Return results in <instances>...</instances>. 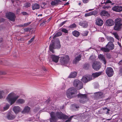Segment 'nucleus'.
Wrapping results in <instances>:
<instances>
[{"mask_svg": "<svg viewBox=\"0 0 122 122\" xmlns=\"http://www.w3.org/2000/svg\"><path fill=\"white\" fill-rule=\"evenodd\" d=\"M79 24L83 28H86L88 25L87 22L85 21H80L79 23Z\"/></svg>", "mask_w": 122, "mask_h": 122, "instance_id": "18", "label": "nucleus"}, {"mask_svg": "<svg viewBox=\"0 0 122 122\" xmlns=\"http://www.w3.org/2000/svg\"><path fill=\"white\" fill-rule=\"evenodd\" d=\"M35 37L33 36L32 38H31L30 40L28 41V44H29L31 43L33 41Z\"/></svg>", "mask_w": 122, "mask_h": 122, "instance_id": "45", "label": "nucleus"}, {"mask_svg": "<svg viewBox=\"0 0 122 122\" xmlns=\"http://www.w3.org/2000/svg\"><path fill=\"white\" fill-rule=\"evenodd\" d=\"M77 73L75 72H73L69 75V77L70 78H74L76 76Z\"/></svg>", "mask_w": 122, "mask_h": 122, "instance_id": "31", "label": "nucleus"}, {"mask_svg": "<svg viewBox=\"0 0 122 122\" xmlns=\"http://www.w3.org/2000/svg\"><path fill=\"white\" fill-rule=\"evenodd\" d=\"M118 64L119 65H122V60L119 62L118 63Z\"/></svg>", "mask_w": 122, "mask_h": 122, "instance_id": "62", "label": "nucleus"}, {"mask_svg": "<svg viewBox=\"0 0 122 122\" xmlns=\"http://www.w3.org/2000/svg\"><path fill=\"white\" fill-rule=\"evenodd\" d=\"M106 73L108 77H111L113 74L114 71L111 67H107L106 71Z\"/></svg>", "mask_w": 122, "mask_h": 122, "instance_id": "12", "label": "nucleus"}, {"mask_svg": "<svg viewBox=\"0 0 122 122\" xmlns=\"http://www.w3.org/2000/svg\"><path fill=\"white\" fill-rule=\"evenodd\" d=\"M70 58L68 55H66L61 57L60 59V62L62 64L64 65L68 63L69 61Z\"/></svg>", "mask_w": 122, "mask_h": 122, "instance_id": "8", "label": "nucleus"}, {"mask_svg": "<svg viewBox=\"0 0 122 122\" xmlns=\"http://www.w3.org/2000/svg\"><path fill=\"white\" fill-rule=\"evenodd\" d=\"M114 22L111 19H108L106 21V25L107 26H111L114 24Z\"/></svg>", "mask_w": 122, "mask_h": 122, "instance_id": "19", "label": "nucleus"}, {"mask_svg": "<svg viewBox=\"0 0 122 122\" xmlns=\"http://www.w3.org/2000/svg\"><path fill=\"white\" fill-rule=\"evenodd\" d=\"M112 10L117 12H121L122 11V6L120 5L116 6L112 8Z\"/></svg>", "mask_w": 122, "mask_h": 122, "instance_id": "14", "label": "nucleus"}, {"mask_svg": "<svg viewBox=\"0 0 122 122\" xmlns=\"http://www.w3.org/2000/svg\"><path fill=\"white\" fill-rule=\"evenodd\" d=\"M73 117V116H71L68 119V120L69 121H70L71 119V118Z\"/></svg>", "mask_w": 122, "mask_h": 122, "instance_id": "58", "label": "nucleus"}, {"mask_svg": "<svg viewBox=\"0 0 122 122\" xmlns=\"http://www.w3.org/2000/svg\"><path fill=\"white\" fill-rule=\"evenodd\" d=\"M66 95L69 98L75 97L77 96V90L74 87H71L67 90Z\"/></svg>", "mask_w": 122, "mask_h": 122, "instance_id": "3", "label": "nucleus"}, {"mask_svg": "<svg viewBox=\"0 0 122 122\" xmlns=\"http://www.w3.org/2000/svg\"><path fill=\"white\" fill-rule=\"evenodd\" d=\"M113 35H114L115 37L117 39L119 40V37L117 34V33H114Z\"/></svg>", "mask_w": 122, "mask_h": 122, "instance_id": "35", "label": "nucleus"}, {"mask_svg": "<svg viewBox=\"0 0 122 122\" xmlns=\"http://www.w3.org/2000/svg\"><path fill=\"white\" fill-rule=\"evenodd\" d=\"M94 59V57L92 56H91L90 57V59L92 61Z\"/></svg>", "mask_w": 122, "mask_h": 122, "instance_id": "55", "label": "nucleus"}, {"mask_svg": "<svg viewBox=\"0 0 122 122\" xmlns=\"http://www.w3.org/2000/svg\"><path fill=\"white\" fill-rule=\"evenodd\" d=\"M62 35V33L61 32H57L55 34H54L53 35V38L54 39V38L57 37H58L61 36Z\"/></svg>", "mask_w": 122, "mask_h": 122, "instance_id": "30", "label": "nucleus"}, {"mask_svg": "<svg viewBox=\"0 0 122 122\" xmlns=\"http://www.w3.org/2000/svg\"><path fill=\"white\" fill-rule=\"evenodd\" d=\"M76 25L75 24L73 23L70 25L69 27L70 28H73L76 27Z\"/></svg>", "mask_w": 122, "mask_h": 122, "instance_id": "38", "label": "nucleus"}, {"mask_svg": "<svg viewBox=\"0 0 122 122\" xmlns=\"http://www.w3.org/2000/svg\"><path fill=\"white\" fill-rule=\"evenodd\" d=\"M109 8H110V7L109 6H103L102 8L104 9H105L106 8L108 9Z\"/></svg>", "mask_w": 122, "mask_h": 122, "instance_id": "54", "label": "nucleus"}, {"mask_svg": "<svg viewBox=\"0 0 122 122\" xmlns=\"http://www.w3.org/2000/svg\"><path fill=\"white\" fill-rule=\"evenodd\" d=\"M102 73V72H96L93 73L92 74V78L93 77L94 78H95L98 77L100 75H101Z\"/></svg>", "mask_w": 122, "mask_h": 122, "instance_id": "26", "label": "nucleus"}, {"mask_svg": "<svg viewBox=\"0 0 122 122\" xmlns=\"http://www.w3.org/2000/svg\"><path fill=\"white\" fill-rule=\"evenodd\" d=\"M20 8H18L17 10H16V12H17V13H19L20 12Z\"/></svg>", "mask_w": 122, "mask_h": 122, "instance_id": "59", "label": "nucleus"}, {"mask_svg": "<svg viewBox=\"0 0 122 122\" xmlns=\"http://www.w3.org/2000/svg\"><path fill=\"white\" fill-rule=\"evenodd\" d=\"M18 26H19L20 27H24L23 25H18Z\"/></svg>", "mask_w": 122, "mask_h": 122, "instance_id": "64", "label": "nucleus"}, {"mask_svg": "<svg viewBox=\"0 0 122 122\" xmlns=\"http://www.w3.org/2000/svg\"><path fill=\"white\" fill-rule=\"evenodd\" d=\"M12 110L16 114L21 110V109L19 106H15L13 108Z\"/></svg>", "mask_w": 122, "mask_h": 122, "instance_id": "17", "label": "nucleus"}, {"mask_svg": "<svg viewBox=\"0 0 122 122\" xmlns=\"http://www.w3.org/2000/svg\"><path fill=\"white\" fill-rule=\"evenodd\" d=\"M31 5L29 3H26L24 4V7L26 8H28Z\"/></svg>", "mask_w": 122, "mask_h": 122, "instance_id": "36", "label": "nucleus"}, {"mask_svg": "<svg viewBox=\"0 0 122 122\" xmlns=\"http://www.w3.org/2000/svg\"><path fill=\"white\" fill-rule=\"evenodd\" d=\"M30 108L28 106H26L25 107L24 109L22 111L21 113L23 114L28 113L29 112Z\"/></svg>", "mask_w": 122, "mask_h": 122, "instance_id": "24", "label": "nucleus"}, {"mask_svg": "<svg viewBox=\"0 0 122 122\" xmlns=\"http://www.w3.org/2000/svg\"><path fill=\"white\" fill-rule=\"evenodd\" d=\"M104 40V39L103 37H100L99 38V41L100 42H103Z\"/></svg>", "mask_w": 122, "mask_h": 122, "instance_id": "46", "label": "nucleus"}, {"mask_svg": "<svg viewBox=\"0 0 122 122\" xmlns=\"http://www.w3.org/2000/svg\"><path fill=\"white\" fill-rule=\"evenodd\" d=\"M67 21V20H66L64 21H63L61 23H60L59 24V25L60 27L62 25H63L64 24H65L66 22Z\"/></svg>", "mask_w": 122, "mask_h": 122, "instance_id": "49", "label": "nucleus"}, {"mask_svg": "<svg viewBox=\"0 0 122 122\" xmlns=\"http://www.w3.org/2000/svg\"><path fill=\"white\" fill-rule=\"evenodd\" d=\"M91 15H95L97 13V11L96 10H94L90 12Z\"/></svg>", "mask_w": 122, "mask_h": 122, "instance_id": "39", "label": "nucleus"}, {"mask_svg": "<svg viewBox=\"0 0 122 122\" xmlns=\"http://www.w3.org/2000/svg\"><path fill=\"white\" fill-rule=\"evenodd\" d=\"M31 29V28H26L24 29V30L25 32H29L30 31Z\"/></svg>", "mask_w": 122, "mask_h": 122, "instance_id": "42", "label": "nucleus"}, {"mask_svg": "<svg viewBox=\"0 0 122 122\" xmlns=\"http://www.w3.org/2000/svg\"><path fill=\"white\" fill-rule=\"evenodd\" d=\"M91 15V13H90V12L86 14L85 15V17Z\"/></svg>", "mask_w": 122, "mask_h": 122, "instance_id": "52", "label": "nucleus"}, {"mask_svg": "<svg viewBox=\"0 0 122 122\" xmlns=\"http://www.w3.org/2000/svg\"><path fill=\"white\" fill-rule=\"evenodd\" d=\"M9 105H6L5 107H4V110L5 111L8 109L9 107Z\"/></svg>", "mask_w": 122, "mask_h": 122, "instance_id": "44", "label": "nucleus"}, {"mask_svg": "<svg viewBox=\"0 0 122 122\" xmlns=\"http://www.w3.org/2000/svg\"><path fill=\"white\" fill-rule=\"evenodd\" d=\"M3 41V40L2 38H0V43L2 42Z\"/></svg>", "mask_w": 122, "mask_h": 122, "instance_id": "61", "label": "nucleus"}, {"mask_svg": "<svg viewBox=\"0 0 122 122\" xmlns=\"http://www.w3.org/2000/svg\"><path fill=\"white\" fill-rule=\"evenodd\" d=\"M50 115L51 117L49 119L50 122H56L58 120L55 116L54 115V114L53 112H51L50 113Z\"/></svg>", "mask_w": 122, "mask_h": 122, "instance_id": "13", "label": "nucleus"}, {"mask_svg": "<svg viewBox=\"0 0 122 122\" xmlns=\"http://www.w3.org/2000/svg\"><path fill=\"white\" fill-rule=\"evenodd\" d=\"M32 9L33 10L38 9L40 8L39 5L37 3H35L32 5Z\"/></svg>", "mask_w": 122, "mask_h": 122, "instance_id": "28", "label": "nucleus"}, {"mask_svg": "<svg viewBox=\"0 0 122 122\" xmlns=\"http://www.w3.org/2000/svg\"><path fill=\"white\" fill-rule=\"evenodd\" d=\"M4 93L3 91H0V99L2 98L4 95Z\"/></svg>", "mask_w": 122, "mask_h": 122, "instance_id": "34", "label": "nucleus"}, {"mask_svg": "<svg viewBox=\"0 0 122 122\" xmlns=\"http://www.w3.org/2000/svg\"><path fill=\"white\" fill-rule=\"evenodd\" d=\"M31 23L30 22H28L27 23H25L24 24H23V25L24 27H25L26 26H27L29 25Z\"/></svg>", "mask_w": 122, "mask_h": 122, "instance_id": "50", "label": "nucleus"}, {"mask_svg": "<svg viewBox=\"0 0 122 122\" xmlns=\"http://www.w3.org/2000/svg\"><path fill=\"white\" fill-rule=\"evenodd\" d=\"M82 1L84 3H86L88 2V0H82Z\"/></svg>", "mask_w": 122, "mask_h": 122, "instance_id": "56", "label": "nucleus"}, {"mask_svg": "<svg viewBox=\"0 0 122 122\" xmlns=\"http://www.w3.org/2000/svg\"><path fill=\"white\" fill-rule=\"evenodd\" d=\"M120 73L122 75V67L120 69Z\"/></svg>", "mask_w": 122, "mask_h": 122, "instance_id": "63", "label": "nucleus"}, {"mask_svg": "<svg viewBox=\"0 0 122 122\" xmlns=\"http://www.w3.org/2000/svg\"><path fill=\"white\" fill-rule=\"evenodd\" d=\"M51 58L53 61L57 63L59 60V57L58 56L55 55H52L51 56Z\"/></svg>", "mask_w": 122, "mask_h": 122, "instance_id": "22", "label": "nucleus"}, {"mask_svg": "<svg viewBox=\"0 0 122 122\" xmlns=\"http://www.w3.org/2000/svg\"><path fill=\"white\" fill-rule=\"evenodd\" d=\"M103 110H107V111L106 112V114H108L109 113V112L110 111V109H108L107 108V107H105L104 108H103Z\"/></svg>", "mask_w": 122, "mask_h": 122, "instance_id": "40", "label": "nucleus"}, {"mask_svg": "<svg viewBox=\"0 0 122 122\" xmlns=\"http://www.w3.org/2000/svg\"><path fill=\"white\" fill-rule=\"evenodd\" d=\"M72 33L74 36L77 37H78L80 35L79 32L77 31H74L72 32Z\"/></svg>", "mask_w": 122, "mask_h": 122, "instance_id": "32", "label": "nucleus"}, {"mask_svg": "<svg viewBox=\"0 0 122 122\" xmlns=\"http://www.w3.org/2000/svg\"><path fill=\"white\" fill-rule=\"evenodd\" d=\"M115 46L112 42H109L106 45L105 47H103L100 48V50L104 52H108L110 50H113Z\"/></svg>", "mask_w": 122, "mask_h": 122, "instance_id": "4", "label": "nucleus"}, {"mask_svg": "<svg viewBox=\"0 0 122 122\" xmlns=\"http://www.w3.org/2000/svg\"><path fill=\"white\" fill-rule=\"evenodd\" d=\"M21 13L23 15H28V14L25 12H22Z\"/></svg>", "mask_w": 122, "mask_h": 122, "instance_id": "51", "label": "nucleus"}, {"mask_svg": "<svg viewBox=\"0 0 122 122\" xmlns=\"http://www.w3.org/2000/svg\"><path fill=\"white\" fill-rule=\"evenodd\" d=\"M54 115L57 120L60 119L62 120L66 119L68 118L67 116L63 114L61 112H53Z\"/></svg>", "mask_w": 122, "mask_h": 122, "instance_id": "5", "label": "nucleus"}, {"mask_svg": "<svg viewBox=\"0 0 122 122\" xmlns=\"http://www.w3.org/2000/svg\"><path fill=\"white\" fill-rule=\"evenodd\" d=\"M102 94V92H98L97 93V96L99 98L101 97Z\"/></svg>", "mask_w": 122, "mask_h": 122, "instance_id": "41", "label": "nucleus"}, {"mask_svg": "<svg viewBox=\"0 0 122 122\" xmlns=\"http://www.w3.org/2000/svg\"><path fill=\"white\" fill-rule=\"evenodd\" d=\"M107 57L108 59H110L111 57V56L110 54L109 53H107L106 54Z\"/></svg>", "mask_w": 122, "mask_h": 122, "instance_id": "43", "label": "nucleus"}, {"mask_svg": "<svg viewBox=\"0 0 122 122\" xmlns=\"http://www.w3.org/2000/svg\"><path fill=\"white\" fill-rule=\"evenodd\" d=\"M25 100L22 99L20 98L16 101V103L19 104H23L25 102Z\"/></svg>", "mask_w": 122, "mask_h": 122, "instance_id": "29", "label": "nucleus"}, {"mask_svg": "<svg viewBox=\"0 0 122 122\" xmlns=\"http://www.w3.org/2000/svg\"><path fill=\"white\" fill-rule=\"evenodd\" d=\"M74 107L76 108V109H77L79 108V106L78 105H75L74 106Z\"/></svg>", "mask_w": 122, "mask_h": 122, "instance_id": "60", "label": "nucleus"}, {"mask_svg": "<svg viewBox=\"0 0 122 122\" xmlns=\"http://www.w3.org/2000/svg\"><path fill=\"white\" fill-rule=\"evenodd\" d=\"M61 31L62 32H63L66 33H68V31L65 28H63L61 30Z\"/></svg>", "mask_w": 122, "mask_h": 122, "instance_id": "47", "label": "nucleus"}, {"mask_svg": "<svg viewBox=\"0 0 122 122\" xmlns=\"http://www.w3.org/2000/svg\"><path fill=\"white\" fill-rule=\"evenodd\" d=\"M92 80V77L91 76L87 77L83 76L81 79V81L83 82L86 83Z\"/></svg>", "mask_w": 122, "mask_h": 122, "instance_id": "15", "label": "nucleus"}, {"mask_svg": "<svg viewBox=\"0 0 122 122\" xmlns=\"http://www.w3.org/2000/svg\"><path fill=\"white\" fill-rule=\"evenodd\" d=\"M100 14L102 16H108L109 15L108 12L105 10H102L100 13Z\"/></svg>", "mask_w": 122, "mask_h": 122, "instance_id": "27", "label": "nucleus"}, {"mask_svg": "<svg viewBox=\"0 0 122 122\" xmlns=\"http://www.w3.org/2000/svg\"><path fill=\"white\" fill-rule=\"evenodd\" d=\"M15 115H13L10 112H8L7 113L6 117L9 120H12L15 118Z\"/></svg>", "mask_w": 122, "mask_h": 122, "instance_id": "20", "label": "nucleus"}, {"mask_svg": "<svg viewBox=\"0 0 122 122\" xmlns=\"http://www.w3.org/2000/svg\"><path fill=\"white\" fill-rule=\"evenodd\" d=\"M98 57L99 59L101 61L104 65H106L107 62L106 60L104 55L100 54L98 55Z\"/></svg>", "mask_w": 122, "mask_h": 122, "instance_id": "16", "label": "nucleus"}, {"mask_svg": "<svg viewBox=\"0 0 122 122\" xmlns=\"http://www.w3.org/2000/svg\"><path fill=\"white\" fill-rule=\"evenodd\" d=\"M61 2V1L59 0H53L51 1V4L52 6L57 5Z\"/></svg>", "mask_w": 122, "mask_h": 122, "instance_id": "23", "label": "nucleus"}, {"mask_svg": "<svg viewBox=\"0 0 122 122\" xmlns=\"http://www.w3.org/2000/svg\"><path fill=\"white\" fill-rule=\"evenodd\" d=\"M81 56L79 55L76 57L75 59L73 61V63L74 64H76L79 61H80L81 59Z\"/></svg>", "mask_w": 122, "mask_h": 122, "instance_id": "25", "label": "nucleus"}, {"mask_svg": "<svg viewBox=\"0 0 122 122\" xmlns=\"http://www.w3.org/2000/svg\"><path fill=\"white\" fill-rule=\"evenodd\" d=\"M89 67V65L88 64H85L84 66V68L86 69H87Z\"/></svg>", "mask_w": 122, "mask_h": 122, "instance_id": "48", "label": "nucleus"}, {"mask_svg": "<svg viewBox=\"0 0 122 122\" xmlns=\"http://www.w3.org/2000/svg\"><path fill=\"white\" fill-rule=\"evenodd\" d=\"M6 18L12 21H15L16 16L15 14L11 12H8L6 13Z\"/></svg>", "mask_w": 122, "mask_h": 122, "instance_id": "9", "label": "nucleus"}, {"mask_svg": "<svg viewBox=\"0 0 122 122\" xmlns=\"http://www.w3.org/2000/svg\"><path fill=\"white\" fill-rule=\"evenodd\" d=\"M107 40L108 41H110V42H112L114 41V39L112 37H109L107 38Z\"/></svg>", "mask_w": 122, "mask_h": 122, "instance_id": "33", "label": "nucleus"}, {"mask_svg": "<svg viewBox=\"0 0 122 122\" xmlns=\"http://www.w3.org/2000/svg\"><path fill=\"white\" fill-rule=\"evenodd\" d=\"M96 24L99 26H101L103 25V22L101 19L98 18L96 20Z\"/></svg>", "mask_w": 122, "mask_h": 122, "instance_id": "21", "label": "nucleus"}, {"mask_svg": "<svg viewBox=\"0 0 122 122\" xmlns=\"http://www.w3.org/2000/svg\"><path fill=\"white\" fill-rule=\"evenodd\" d=\"M61 47L60 41L58 39H56L54 42H52V43L50 44L49 46V50L52 53H54V49H58Z\"/></svg>", "mask_w": 122, "mask_h": 122, "instance_id": "1", "label": "nucleus"}, {"mask_svg": "<svg viewBox=\"0 0 122 122\" xmlns=\"http://www.w3.org/2000/svg\"><path fill=\"white\" fill-rule=\"evenodd\" d=\"M78 97L80 98L79 101L81 103H84L87 100V95L85 94H79L78 95Z\"/></svg>", "mask_w": 122, "mask_h": 122, "instance_id": "10", "label": "nucleus"}, {"mask_svg": "<svg viewBox=\"0 0 122 122\" xmlns=\"http://www.w3.org/2000/svg\"><path fill=\"white\" fill-rule=\"evenodd\" d=\"M19 97L18 95H16L13 92H12L8 94L6 100L10 105H12L15 102Z\"/></svg>", "mask_w": 122, "mask_h": 122, "instance_id": "2", "label": "nucleus"}, {"mask_svg": "<svg viewBox=\"0 0 122 122\" xmlns=\"http://www.w3.org/2000/svg\"><path fill=\"white\" fill-rule=\"evenodd\" d=\"M111 3V1L109 0H107L104 3L105 4H108L109 3Z\"/></svg>", "mask_w": 122, "mask_h": 122, "instance_id": "53", "label": "nucleus"}, {"mask_svg": "<svg viewBox=\"0 0 122 122\" xmlns=\"http://www.w3.org/2000/svg\"><path fill=\"white\" fill-rule=\"evenodd\" d=\"M122 24V22L121 19L120 18L117 19L115 20V26L114 27V29L116 30H119Z\"/></svg>", "mask_w": 122, "mask_h": 122, "instance_id": "7", "label": "nucleus"}, {"mask_svg": "<svg viewBox=\"0 0 122 122\" xmlns=\"http://www.w3.org/2000/svg\"><path fill=\"white\" fill-rule=\"evenodd\" d=\"M101 67V64L99 61L94 62L92 65V68L97 71L99 70Z\"/></svg>", "mask_w": 122, "mask_h": 122, "instance_id": "11", "label": "nucleus"}, {"mask_svg": "<svg viewBox=\"0 0 122 122\" xmlns=\"http://www.w3.org/2000/svg\"><path fill=\"white\" fill-rule=\"evenodd\" d=\"M73 86L77 90H80L83 87V85L82 82L77 79L74 80L73 83Z\"/></svg>", "mask_w": 122, "mask_h": 122, "instance_id": "6", "label": "nucleus"}, {"mask_svg": "<svg viewBox=\"0 0 122 122\" xmlns=\"http://www.w3.org/2000/svg\"><path fill=\"white\" fill-rule=\"evenodd\" d=\"M88 31H83L82 33V35L84 36H86L88 34Z\"/></svg>", "mask_w": 122, "mask_h": 122, "instance_id": "37", "label": "nucleus"}, {"mask_svg": "<svg viewBox=\"0 0 122 122\" xmlns=\"http://www.w3.org/2000/svg\"><path fill=\"white\" fill-rule=\"evenodd\" d=\"M46 22V21H44L42 23H41L40 24V25H41V26L45 24V23Z\"/></svg>", "mask_w": 122, "mask_h": 122, "instance_id": "57", "label": "nucleus"}]
</instances>
